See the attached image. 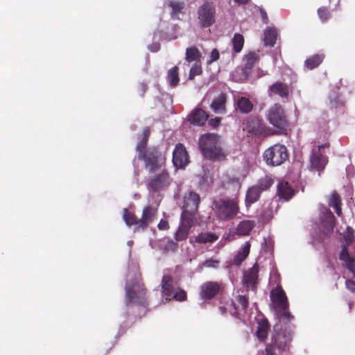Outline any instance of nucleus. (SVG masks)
Listing matches in <instances>:
<instances>
[{
    "instance_id": "8fccbe9b",
    "label": "nucleus",
    "mask_w": 355,
    "mask_h": 355,
    "mask_svg": "<svg viewBox=\"0 0 355 355\" xmlns=\"http://www.w3.org/2000/svg\"><path fill=\"white\" fill-rule=\"evenodd\" d=\"M318 14L320 19L322 20L323 21L327 20L329 15V11L325 8H319L318 10Z\"/></svg>"
},
{
    "instance_id": "e433bc0d",
    "label": "nucleus",
    "mask_w": 355,
    "mask_h": 355,
    "mask_svg": "<svg viewBox=\"0 0 355 355\" xmlns=\"http://www.w3.org/2000/svg\"><path fill=\"white\" fill-rule=\"evenodd\" d=\"M150 130L149 127H146L143 130V139L141 140V141L137 144L136 147V150L137 151L138 154L140 153H143L144 151L148 150L146 148L147 147V143L148 140L150 136Z\"/></svg>"
},
{
    "instance_id": "864d4df0",
    "label": "nucleus",
    "mask_w": 355,
    "mask_h": 355,
    "mask_svg": "<svg viewBox=\"0 0 355 355\" xmlns=\"http://www.w3.org/2000/svg\"><path fill=\"white\" fill-rule=\"evenodd\" d=\"M166 249L174 252L178 249V243L173 241H169L166 245Z\"/></svg>"
},
{
    "instance_id": "a18cd8bd",
    "label": "nucleus",
    "mask_w": 355,
    "mask_h": 355,
    "mask_svg": "<svg viewBox=\"0 0 355 355\" xmlns=\"http://www.w3.org/2000/svg\"><path fill=\"white\" fill-rule=\"evenodd\" d=\"M274 181L272 178L266 176L263 178H261L258 184L255 185L256 187H258L261 190V192L263 191H266L270 189V187L273 184Z\"/></svg>"
},
{
    "instance_id": "39448f33",
    "label": "nucleus",
    "mask_w": 355,
    "mask_h": 355,
    "mask_svg": "<svg viewBox=\"0 0 355 355\" xmlns=\"http://www.w3.org/2000/svg\"><path fill=\"white\" fill-rule=\"evenodd\" d=\"M138 159L144 162L146 168L151 173L164 167L166 163L165 155L157 147L139 153Z\"/></svg>"
},
{
    "instance_id": "b1692460",
    "label": "nucleus",
    "mask_w": 355,
    "mask_h": 355,
    "mask_svg": "<svg viewBox=\"0 0 355 355\" xmlns=\"http://www.w3.org/2000/svg\"><path fill=\"white\" fill-rule=\"evenodd\" d=\"M261 193V190L255 185L249 188L245 195L246 206H250L251 205L258 201Z\"/></svg>"
},
{
    "instance_id": "69168bd1",
    "label": "nucleus",
    "mask_w": 355,
    "mask_h": 355,
    "mask_svg": "<svg viewBox=\"0 0 355 355\" xmlns=\"http://www.w3.org/2000/svg\"><path fill=\"white\" fill-rule=\"evenodd\" d=\"M295 114L297 115V114H298V112L295 110Z\"/></svg>"
},
{
    "instance_id": "58836bf2",
    "label": "nucleus",
    "mask_w": 355,
    "mask_h": 355,
    "mask_svg": "<svg viewBox=\"0 0 355 355\" xmlns=\"http://www.w3.org/2000/svg\"><path fill=\"white\" fill-rule=\"evenodd\" d=\"M236 301L238 303V307L236 306L235 303H232V305L234 308V312L235 313H238V309H240L241 310L245 311L248 307V297L247 295H239L236 297Z\"/></svg>"
},
{
    "instance_id": "412c9836",
    "label": "nucleus",
    "mask_w": 355,
    "mask_h": 355,
    "mask_svg": "<svg viewBox=\"0 0 355 355\" xmlns=\"http://www.w3.org/2000/svg\"><path fill=\"white\" fill-rule=\"evenodd\" d=\"M162 293L164 296L167 297L166 301L171 300V297L173 293V278L171 275H164L161 282Z\"/></svg>"
},
{
    "instance_id": "052dcab7",
    "label": "nucleus",
    "mask_w": 355,
    "mask_h": 355,
    "mask_svg": "<svg viewBox=\"0 0 355 355\" xmlns=\"http://www.w3.org/2000/svg\"><path fill=\"white\" fill-rule=\"evenodd\" d=\"M294 187L297 189V186H295V185L291 186V185H290V193H289L290 198H291L293 196H294V194H295Z\"/></svg>"
},
{
    "instance_id": "cd10ccee",
    "label": "nucleus",
    "mask_w": 355,
    "mask_h": 355,
    "mask_svg": "<svg viewBox=\"0 0 355 355\" xmlns=\"http://www.w3.org/2000/svg\"><path fill=\"white\" fill-rule=\"evenodd\" d=\"M236 109L242 114H248L253 110V104L249 100V98L241 96L237 99L236 101Z\"/></svg>"
},
{
    "instance_id": "aec40b11",
    "label": "nucleus",
    "mask_w": 355,
    "mask_h": 355,
    "mask_svg": "<svg viewBox=\"0 0 355 355\" xmlns=\"http://www.w3.org/2000/svg\"><path fill=\"white\" fill-rule=\"evenodd\" d=\"M257 60L258 55L255 52H250L244 57V66L242 68V71L245 78H248L251 74L252 69Z\"/></svg>"
},
{
    "instance_id": "f257e3e1",
    "label": "nucleus",
    "mask_w": 355,
    "mask_h": 355,
    "mask_svg": "<svg viewBox=\"0 0 355 355\" xmlns=\"http://www.w3.org/2000/svg\"><path fill=\"white\" fill-rule=\"evenodd\" d=\"M236 194L231 198H219L212 202V209L216 218L220 220L227 221L233 219L239 213V200L238 193L241 184L238 178L230 180Z\"/></svg>"
},
{
    "instance_id": "7ed1b4c3",
    "label": "nucleus",
    "mask_w": 355,
    "mask_h": 355,
    "mask_svg": "<svg viewBox=\"0 0 355 355\" xmlns=\"http://www.w3.org/2000/svg\"><path fill=\"white\" fill-rule=\"evenodd\" d=\"M125 291L127 306L134 304L143 307L148 306L147 289L145 288L140 274L126 284Z\"/></svg>"
},
{
    "instance_id": "37998d69",
    "label": "nucleus",
    "mask_w": 355,
    "mask_h": 355,
    "mask_svg": "<svg viewBox=\"0 0 355 355\" xmlns=\"http://www.w3.org/2000/svg\"><path fill=\"white\" fill-rule=\"evenodd\" d=\"M302 154L300 146L295 147L293 149V161L295 168L296 170L300 169L302 166Z\"/></svg>"
},
{
    "instance_id": "3c124183",
    "label": "nucleus",
    "mask_w": 355,
    "mask_h": 355,
    "mask_svg": "<svg viewBox=\"0 0 355 355\" xmlns=\"http://www.w3.org/2000/svg\"><path fill=\"white\" fill-rule=\"evenodd\" d=\"M219 51L216 49H214L210 54L209 60H207V63H212L219 59Z\"/></svg>"
},
{
    "instance_id": "6ab92c4d",
    "label": "nucleus",
    "mask_w": 355,
    "mask_h": 355,
    "mask_svg": "<svg viewBox=\"0 0 355 355\" xmlns=\"http://www.w3.org/2000/svg\"><path fill=\"white\" fill-rule=\"evenodd\" d=\"M227 96L221 93L212 101L210 107L216 114L226 113V103Z\"/></svg>"
},
{
    "instance_id": "ea45409f",
    "label": "nucleus",
    "mask_w": 355,
    "mask_h": 355,
    "mask_svg": "<svg viewBox=\"0 0 355 355\" xmlns=\"http://www.w3.org/2000/svg\"><path fill=\"white\" fill-rule=\"evenodd\" d=\"M232 43L234 51L235 53L241 52L244 44L243 36L240 33H235L232 40Z\"/></svg>"
},
{
    "instance_id": "6e6552de",
    "label": "nucleus",
    "mask_w": 355,
    "mask_h": 355,
    "mask_svg": "<svg viewBox=\"0 0 355 355\" xmlns=\"http://www.w3.org/2000/svg\"><path fill=\"white\" fill-rule=\"evenodd\" d=\"M198 18L202 28L212 26L216 21V9L214 3L205 1L198 10Z\"/></svg>"
},
{
    "instance_id": "2f4dec72",
    "label": "nucleus",
    "mask_w": 355,
    "mask_h": 355,
    "mask_svg": "<svg viewBox=\"0 0 355 355\" xmlns=\"http://www.w3.org/2000/svg\"><path fill=\"white\" fill-rule=\"evenodd\" d=\"M250 245L249 243L245 245L234 256L232 263L235 266H240L241 263L247 258L250 252Z\"/></svg>"
},
{
    "instance_id": "49530a36",
    "label": "nucleus",
    "mask_w": 355,
    "mask_h": 355,
    "mask_svg": "<svg viewBox=\"0 0 355 355\" xmlns=\"http://www.w3.org/2000/svg\"><path fill=\"white\" fill-rule=\"evenodd\" d=\"M173 298L179 302L186 301L187 299V292L182 288H179L178 291L174 294Z\"/></svg>"
},
{
    "instance_id": "4c0bfd02",
    "label": "nucleus",
    "mask_w": 355,
    "mask_h": 355,
    "mask_svg": "<svg viewBox=\"0 0 355 355\" xmlns=\"http://www.w3.org/2000/svg\"><path fill=\"white\" fill-rule=\"evenodd\" d=\"M178 70L179 68L175 66L168 71L167 80L171 87H176L179 83Z\"/></svg>"
},
{
    "instance_id": "5701e85b",
    "label": "nucleus",
    "mask_w": 355,
    "mask_h": 355,
    "mask_svg": "<svg viewBox=\"0 0 355 355\" xmlns=\"http://www.w3.org/2000/svg\"><path fill=\"white\" fill-rule=\"evenodd\" d=\"M255 222L250 220L241 221L236 229V232L239 236H248L255 227Z\"/></svg>"
},
{
    "instance_id": "0eeeda50",
    "label": "nucleus",
    "mask_w": 355,
    "mask_h": 355,
    "mask_svg": "<svg viewBox=\"0 0 355 355\" xmlns=\"http://www.w3.org/2000/svg\"><path fill=\"white\" fill-rule=\"evenodd\" d=\"M288 157L285 146L275 144L265 150L263 157L268 164L278 166L286 160Z\"/></svg>"
},
{
    "instance_id": "20e7f679",
    "label": "nucleus",
    "mask_w": 355,
    "mask_h": 355,
    "mask_svg": "<svg viewBox=\"0 0 355 355\" xmlns=\"http://www.w3.org/2000/svg\"><path fill=\"white\" fill-rule=\"evenodd\" d=\"M270 308L279 320L288 319V306L285 291L279 286L271 290L270 293Z\"/></svg>"
},
{
    "instance_id": "f03ea898",
    "label": "nucleus",
    "mask_w": 355,
    "mask_h": 355,
    "mask_svg": "<svg viewBox=\"0 0 355 355\" xmlns=\"http://www.w3.org/2000/svg\"><path fill=\"white\" fill-rule=\"evenodd\" d=\"M198 146L203 157L212 162L226 159L228 151L223 146L220 136L215 133H205L198 139Z\"/></svg>"
},
{
    "instance_id": "7c9ffc66",
    "label": "nucleus",
    "mask_w": 355,
    "mask_h": 355,
    "mask_svg": "<svg viewBox=\"0 0 355 355\" xmlns=\"http://www.w3.org/2000/svg\"><path fill=\"white\" fill-rule=\"evenodd\" d=\"M218 239V236L212 232H201L194 239V242L200 244L214 243Z\"/></svg>"
},
{
    "instance_id": "bf43d9fd",
    "label": "nucleus",
    "mask_w": 355,
    "mask_h": 355,
    "mask_svg": "<svg viewBox=\"0 0 355 355\" xmlns=\"http://www.w3.org/2000/svg\"><path fill=\"white\" fill-rule=\"evenodd\" d=\"M266 355H276V354L272 348L267 347L266 349Z\"/></svg>"
},
{
    "instance_id": "393cba45",
    "label": "nucleus",
    "mask_w": 355,
    "mask_h": 355,
    "mask_svg": "<svg viewBox=\"0 0 355 355\" xmlns=\"http://www.w3.org/2000/svg\"><path fill=\"white\" fill-rule=\"evenodd\" d=\"M270 327V323L266 318L261 319L258 322L256 334L259 340L264 341L267 338Z\"/></svg>"
},
{
    "instance_id": "dca6fc26",
    "label": "nucleus",
    "mask_w": 355,
    "mask_h": 355,
    "mask_svg": "<svg viewBox=\"0 0 355 355\" xmlns=\"http://www.w3.org/2000/svg\"><path fill=\"white\" fill-rule=\"evenodd\" d=\"M200 202V196L193 191L187 193L184 197L182 209L190 212H197Z\"/></svg>"
},
{
    "instance_id": "a878e982",
    "label": "nucleus",
    "mask_w": 355,
    "mask_h": 355,
    "mask_svg": "<svg viewBox=\"0 0 355 355\" xmlns=\"http://www.w3.org/2000/svg\"><path fill=\"white\" fill-rule=\"evenodd\" d=\"M196 213L183 209L180 218V225L191 230L196 222Z\"/></svg>"
},
{
    "instance_id": "9b49d317",
    "label": "nucleus",
    "mask_w": 355,
    "mask_h": 355,
    "mask_svg": "<svg viewBox=\"0 0 355 355\" xmlns=\"http://www.w3.org/2000/svg\"><path fill=\"white\" fill-rule=\"evenodd\" d=\"M223 284L218 282L208 281L203 283L200 288V297L203 300H209L217 295L222 293Z\"/></svg>"
},
{
    "instance_id": "f3484780",
    "label": "nucleus",
    "mask_w": 355,
    "mask_h": 355,
    "mask_svg": "<svg viewBox=\"0 0 355 355\" xmlns=\"http://www.w3.org/2000/svg\"><path fill=\"white\" fill-rule=\"evenodd\" d=\"M209 117L208 114L201 108L194 109L188 116V121L190 123L202 126L207 121Z\"/></svg>"
},
{
    "instance_id": "473e14b6",
    "label": "nucleus",
    "mask_w": 355,
    "mask_h": 355,
    "mask_svg": "<svg viewBox=\"0 0 355 355\" xmlns=\"http://www.w3.org/2000/svg\"><path fill=\"white\" fill-rule=\"evenodd\" d=\"M168 6L172 9V12L171 13V17L173 19H178V15L183 12L185 3L183 1L171 0L168 3Z\"/></svg>"
},
{
    "instance_id": "0e129e2a",
    "label": "nucleus",
    "mask_w": 355,
    "mask_h": 355,
    "mask_svg": "<svg viewBox=\"0 0 355 355\" xmlns=\"http://www.w3.org/2000/svg\"><path fill=\"white\" fill-rule=\"evenodd\" d=\"M295 74H290V78H291L292 80H295Z\"/></svg>"
},
{
    "instance_id": "4468645a",
    "label": "nucleus",
    "mask_w": 355,
    "mask_h": 355,
    "mask_svg": "<svg viewBox=\"0 0 355 355\" xmlns=\"http://www.w3.org/2000/svg\"><path fill=\"white\" fill-rule=\"evenodd\" d=\"M327 146L328 144H325L313 148L312 154L310 157L311 170H316L320 172L324 168L327 161V159L321 155L320 148Z\"/></svg>"
},
{
    "instance_id": "79ce46f5",
    "label": "nucleus",
    "mask_w": 355,
    "mask_h": 355,
    "mask_svg": "<svg viewBox=\"0 0 355 355\" xmlns=\"http://www.w3.org/2000/svg\"><path fill=\"white\" fill-rule=\"evenodd\" d=\"M322 60L323 56L320 55H315L306 60V67L309 69H313L317 67L322 62Z\"/></svg>"
},
{
    "instance_id": "2eb2a0df",
    "label": "nucleus",
    "mask_w": 355,
    "mask_h": 355,
    "mask_svg": "<svg viewBox=\"0 0 355 355\" xmlns=\"http://www.w3.org/2000/svg\"><path fill=\"white\" fill-rule=\"evenodd\" d=\"M173 162L175 167L183 168L189 162V155L185 146L181 144H177L173 152Z\"/></svg>"
},
{
    "instance_id": "a211bd4d",
    "label": "nucleus",
    "mask_w": 355,
    "mask_h": 355,
    "mask_svg": "<svg viewBox=\"0 0 355 355\" xmlns=\"http://www.w3.org/2000/svg\"><path fill=\"white\" fill-rule=\"evenodd\" d=\"M157 210L151 206H147L144 208L141 218L139 219V228L144 231L146 230L150 223H151L156 215Z\"/></svg>"
},
{
    "instance_id": "09e8293b",
    "label": "nucleus",
    "mask_w": 355,
    "mask_h": 355,
    "mask_svg": "<svg viewBox=\"0 0 355 355\" xmlns=\"http://www.w3.org/2000/svg\"><path fill=\"white\" fill-rule=\"evenodd\" d=\"M219 261L216 259H207L203 263V266L206 268H216L219 266Z\"/></svg>"
},
{
    "instance_id": "c756f323",
    "label": "nucleus",
    "mask_w": 355,
    "mask_h": 355,
    "mask_svg": "<svg viewBox=\"0 0 355 355\" xmlns=\"http://www.w3.org/2000/svg\"><path fill=\"white\" fill-rule=\"evenodd\" d=\"M288 337L286 331H276L274 336L275 345L279 349H284L288 345Z\"/></svg>"
},
{
    "instance_id": "a19ab883",
    "label": "nucleus",
    "mask_w": 355,
    "mask_h": 355,
    "mask_svg": "<svg viewBox=\"0 0 355 355\" xmlns=\"http://www.w3.org/2000/svg\"><path fill=\"white\" fill-rule=\"evenodd\" d=\"M201 57V53L196 47L187 48L186 50V60L189 62L196 61Z\"/></svg>"
},
{
    "instance_id": "13d9d810",
    "label": "nucleus",
    "mask_w": 355,
    "mask_h": 355,
    "mask_svg": "<svg viewBox=\"0 0 355 355\" xmlns=\"http://www.w3.org/2000/svg\"><path fill=\"white\" fill-rule=\"evenodd\" d=\"M139 87H140V90H141V96H143L147 89V85L144 83H141L139 85Z\"/></svg>"
},
{
    "instance_id": "f704fd0d",
    "label": "nucleus",
    "mask_w": 355,
    "mask_h": 355,
    "mask_svg": "<svg viewBox=\"0 0 355 355\" xmlns=\"http://www.w3.org/2000/svg\"><path fill=\"white\" fill-rule=\"evenodd\" d=\"M245 129L251 133H257L260 130V120L254 116L249 117L244 123Z\"/></svg>"
},
{
    "instance_id": "680f3d73",
    "label": "nucleus",
    "mask_w": 355,
    "mask_h": 355,
    "mask_svg": "<svg viewBox=\"0 0 355 355\" xmlns=\"http://www.w3.org/2000/svg\"><path fill=\"white\" fill-rule=\"evenodd\" d=\"M250 0H234L239 4H247Z\"/></svg>"
},
{
    "instance_id": "72a5a7b5",
    "label": "nucleus",
    "mask_w": 355,
    "mask_h": 355,
    "mask_svg": "<svg viewBox=\"0 0 355 355\" xmlns=\"http://www.w3.org/2000/svg\"><path fill=\"white\" fill-rule=\"evenodd\" d=\"M277 196L279 201L286 202L288 200V182L280 181L277 186Z\"/></svg>"
},
{
    "instance_id": "6e6d98bb",
    "label": "nucleus",
    "mask_w": 355,
    "mask_h": 355,
    "mask_svg": "<svg viewBox=\"0 0 355 355\" xmlns=\"http://www.w3.org/2000/svg\"><path fill=\"white\" fill-rule=\"evenodd\" d=\"M259 11H260V14H261V17L263 23L268 24V17L267 12L262 8H259Z\"/></svg>"
},
{
    "instance_id": "4be33fe9",
    "label": "nucleus",
    "mask_w": 355,
    "mask_h": 355,
    "mask_svg": "<svg viewBox=\"0 0 355 355\" xmlns=\"http://www.w3.org/2000/svg\"><path fill=\"white\" fill-rule=\"evenodd\" d=\"M268 95L270 96L277 95L281 98L286 97L288 95V87L286 84L277 81L270 87Z\"/></svg>"
},
{
    "instance_id": "c03bdc74",
    "label": "nucleus",
    "mask_w": 355,
    "mask_h": 355,
    "mask_svg": "<svg viewBox=\"0 0 355 355\" xmlns=\"http://www.w3.org/2000/svg\"><path fill=\"white\" fill-rule=\"evenodd\" d=\"M190 230L180 225L178 230L175 234L176 241H182L187 239Z\"/></svg>"
},
{
    "instance_id": "bb28decb",
    "label": "nucleus",
    "mask_w": 355,
    "mask_h": 355,
    "mask_svg": "<svg viewBox=\"0 0 355 355\" xmlns=\"http://www.w3.org/2000/svg\"><path fill=\"white\" fill-rule=\"evenodd\" d=\"M123 218L128 226H135V231L141 230L139 228V219L137 218L134 213L128 211L127 209H124Z\"/></svg>"
},
{
    "instance_id": "5fc2aeb1",
    "label": "nucleus",
    "mask_w": 355,
    "mask_h": 355,
    "mask_svg": "<svg viewBox=\"0 0 355 355\" xmlns=\"http://www.w3.org/2000/svg\"><path fill=\"white\" fill-rule=\"evenodd\" d=\"M157 227L160 230H168L169 229V225H168V221L165 220H161L157 225Z\"/></svg>"
},
{
    "instance_id": "e2e57ef3",
    "label": "nucleus",
    "mask_w": 355,
    "mask_h": 355,
    "mask_svg": "<svg viewBox=\"0 0 355 355\" xmlns=\"http://www.w3.org/2000/svg\"><path fill=\"white\" fill-rule=\"evenodd\" d=\"M219 310L221 312V313L224 314L226 312V308L224 306H220Z\"/></svg>"
},
{
    "instance_id": "c85d7f7f",
    "label": "nucleus",
    "mask_w": 355,
    "mask_h": 355,
    "mask_svg": "<svg viewBox=\"0 0 355 355\" xmlns=\"http://www.w3.org/2000/svg\"><path fill=\"white\" fill-rule=\"evenodd\" d=\"M277 37V31L275 28L268 27L264 31L263 42L265 46H274Z\"/></svg>"
},
{
    "instance_id": "ddd939ff",
    "label": "nucleus",
    "mask_w": 355,
    "mask_h": 355,
    "mask_svg": "<svg viewBox=\"0 0 355 355\" xmlns=\"http://www.w3.org/2000/svg\"><path fill=\"white\" fill-rule=\"evenodd\" d=\"M320 228L324 237L330 234L334 227V216L331 211L322 207L320 209Z\"/></svg>"
},
{
    "instance_id": "4d7b16f0",
    "label": "nucleus",
    "mask_w": 355,
    "mask_h": 355,
    "mask_svg": "<svg viewBox=\"0 0 355 355\" xmlns=\"http://www.w3.org/2000/svg\"><path fill=\"white\" fill-rule=\"evenodd\" d=\"M346 288L352 292H355V282L354 281L347 279L345 282Z\"/></svg>"
},
{
    "instance_id": "423d86ee",
    "label": "nucleus",
    "mask_w": 355,
    "mask_h": 355,
    "mask_svg": "<svg viewBox=\"0 0 355 355\" xmlns=\"http://www.w3.org/2000/svg\"><path fill=\"white\" fill-rule=\"evenodd\" d=\"M343 236L346 243L342 246L340 259L345 263L348 270L355 276V249L352 246L354 240L353 230L347 227Z\"/></svg>"
},
{
    "instance_id": "9d476101",
    "label": "nucleus",
    "mask_w": 355,
    "mask_h": 355,
    "mask_svg": "<svg viewBox=\"0 0 355 355\" xmlns=\"http://www.w3.org/2000/svg\"><path fill=\"white\" fill-rule=\"evenodd\" d=\"M170 184V176L168 172L163 169L159 173L152 176L147 182V188L153 192L159 191L167 188Z\"/></svg>"
},
{
    "instance_id": "de8ad7c7",
    "label": "nucleus",
    "mask_w": 355,
    "mask_h": 355,
    "mask_svg": "<svg viewBox=\"0 0 355 355\" xmlns=\"http://www.w3.org/2000/svg\"><path fill=\"white\" fill-rule=\"evenodd\" d=\"M202 73V69L200 66L197 64H194L189 71V78L193 79L196 76H198Z\"/></svg>"
},
{
    "instance_id": "603ef678",
    "label": "nucleus",
    "mask_w": 355,
    "mask_h": 355,
    "mask_svg": "<svg viewBox=\"0 0 355 355\" xmlns=\"http://www.w3.org/2000/svg\"><path fill=\"white\" fill-rule=\"evenodd\" d=\"M221 122V118L220 117H215L213 119H211L208 121V123L210 126L213 128H217Z\"/></svg>"
},
{
    "instance_id": "f8f14e48",
    "label": "nucleus",
    "mask_w": 355,
    "mask_h": 355,
    "mask_svg": "<svg viewBox=\"0 0 355 355\" xmlns=\"http://www.w3.org/2000/svg\"><path fill=\"white\" fill-rule=\"evenodd\" d=\"M259 265L256 263L253 266L243 272L242 284L246 290L255 291L258 284Z\"/></svg>"
},
{
    "instance_id": "1a4fd4ad",
    "label": "nucleus",
    "mask_w": 355,
    "mask_h": 355,
    "mask_svg": "<svg viewBox=\"0 0 355 355\" xmlns=\"http://www.w3.org/2000/svg\"><path fill=\"white\" fill-rule=\"evenodd\" d=\"M268 119L269 122L279 130H286L288 125L287 117L283 107L280 105L275 104L269 109Z\"/></svg>"
},
{
    "instance_id": "c9c22d12",
    "label": "nucleus",
    "mask_w": 355,
    "mask_h": 355,
    "mask_svg": "<svg viewBox=\"0 0 355 355\" xmlns=\"http://www.w3.org/2000/svg\"><path fill=\"white\" fill-rule=\"evenodd\" d=\"M329 205L334 209L336 214L338 216H341V198L340 196L336 192H333L329 196Z\"/></svg>"
}]
</instances>
